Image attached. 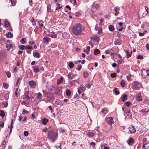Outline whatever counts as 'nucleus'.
<instances>
[{
    "mask_svg": "<svg viewBox=\"0 0 149 149\" xmlns=\"http://www.w3.org/2000/svg\"><path fill=\"white\" fill-rule=\"evenodd\" d=\"M84 29V27L80 24L74 25L72 27V33L77 36L82 34Z\"/></svg>",
    "mask_w": 149,
    "mask_h": 149,
    "instance_id": "obj_1",
    "label": "nucleus"
},
{
    "mask_svg": "<svg viewBox=\"0 0 149 149\" xmlns=\"http://www.w3.org/2000/svg\"><path fill=\"white\" fill-rule=\"evenodd\" d=\"M47 134L48 137L52 142L56 140L57 136V134L52 131L48 132Z\"/></svg>",
    "mask_w": 149,
    "mask_h": 149,
    "instance_id": "obj_2",
    "label": "nucleus"
},
{
    "mask_svg": "<svg viewBox=\"0 0 149 149\" xmlns=\"http://www.w3.org/2000/svg\"><path fill=\"white\" fill-rule=\"evenodd\" d=\"M141 87L142 85L141 83L137 81H134L132 83V87L133 89L139 90Z\"/></svg>",
    "mask_w": 149,
    "mask_h": 149,
    "instance_id": "obj_3",
    "label": "nucleus"
},
{
    "mask_svg": "<svg viewBox=\"0 0 149 149\" xmlns=\"http://www.w3.org/2000/svg\"><path fill=\"white\" fill-rule=\"evenodd\" d=\"M106 122L109 125H111L113 123V118L112 117H110L106 118L105 119Z\"/></svg>",
    "mask_w": 149,
    "mask_h": 149,
    "instance_id": "obj_4",
    "label": "nucleus"
},
{
    "mask_svg": "<svg viewBox=\"0 0 149 149\" xmlns=\"http://www.w3.org/2000/svg\"><path fill=\"white\" fill-rule=\"evenodd\" d=\"M28 83L30 87L32 88H34L36 85V82L33 80H31L29 81Z\"/></svg>",
    "mask_w": 149,
    "mask_h": 149,
    "instance_id": "obj_5",
    "label": "nucleus"
},
{
    "mask_svg": "<svg viewBox=\"0 0 149 149\" xmlns=\"http://www.w3.org/2000/svg\"><path fill=\"white\" fill-rule=\"evenodd\" d=\"M108 112V110L107 108H104L102 110V112L100 114L101 116H104Z\"/></svg>",
    "mask_w": 149,
    "mask_h": 149,
    "instance_id": "obj_6",
    "label": "nucleus"
},
{
    "mask_svg": "<svg viewBox=\"0 0 149 149\" xmlns=\"http://www.w3.org/2000/svg\"><path fill=\"white\" fill-rule=\"evenodd\" d=\"M129 133L132 134L136 132V130L134 126L132 125L129 128Z\"/></svg>",
    "mask_w": 149,
    "mask_h": 149,
    "instance_id": "obj_7",
    "label": "nucleus"
},
{
    "mask_svg": "<svg viewBox=\"0 0 149 149\" xmlns=\"http://www.w3.org/2000/svg\"><path fill=\"white\" fill-rule=\"evenodd\" d=\"M98 7L99 5L98 4L93 3L92 6L91 10L93 12H94Z\"/></svg>",
    "mask_w": 149,
    "mask_h": 149,
    "instance_id": "obj_8",
    "label": "nucleus"
},
{
    "mask_svg": "<svg viewBox=\"0 0 149 149\" xmlns=\"http://www.w3.org/2000/svg\"><path fill=\"white\" fill-rule=\"evenodd\" d=\"M48 36L52 38H56L57 37V34L54 32H52L48 34Z\"/></svg>",
    "mask_w": 149,
    "mask_h": 149,
    "instance_id": "obj_9",
    "label": "nucleus"
},
{
    "mask_svg": "<svg viewBox=\"0 0 149 149\" xmlns=\"http://www.w3.org/2000/svg\"><path fill=\"white\" fill-rule=\"evenodd\" d=\"M32 68H33V72L37 73L39 72V68L38 66H34L32 67Z\"/></svg>",
    "mask_w": 149,
    "mask_h": 149,
    "instance_id": "obj_10",
    "label": "nucleus"
},
{
    "mask_svg": "<svg viewBox=\"0 0 149 149\" xmlns=\"http://www.w3.org/2000/svg\"><path fill=\"white\" fill-rule=\"evenodd\" d=\"M54 94L53 93H50L48 94V95L47 96L48 100L50 101L54 97Z\"/></svg>",
    "mask_w": 149,
    "mask_h": 149,
    "instance_id": "obj_11",
    "label": "nucleus"
},
{
    "mask_svg": "<svg viewBox=\"0 0 149 149\" xmlns=\"http://www.w3.org/2000/svg\"><path fill=\"white\" fill-rule=\"evenodd\" d=\"M33 55L35 57L37 58H39L40 56V54L38 52H35L33 53Z\"/></svg>",
    "mask_w": 149,
    "mask_h": 149,
    "instance_id": "obj_12",
    "label": "nucleus"
},
{
    "mask_svg": "<svg viewBox=\"0 0 149 149\" xmlns=\"http://www.w3.org/2000/svg\"><path fill=\"white\" fill-rule=\"evenodd\" d=\"M148 71H149L148 70H143L142 72V75L144 76H149V74H148Z\"/></svg>",
    "mask_w": 149,
    "mask_h": 149,
    "instance_id": "obj_13",
    "label": "nucleus"
},
{
    "mask_svg": "<svg viewBox=\"0 0 149 149\" xmlns=\"http://www.w3.org/2000/svg\"><path fill=\"white\" fill-rule=\"evenodd\" d=\"M134 139L132 138H130V139L127 141L128 144L130 146L132 145V143H134Z\"/></svg>",
    "mask_w": 149,
    "mask_h": 149,
    "instance_id": "obj_14",
    "label": "nucleus"
},
{
    "mask_svg": "<svg viewBox=\"0 0 149 149\" xmlns=\"http://www.w3.org/2000/svg\"><path fill=\"white\" fill-rule=\"evenodd\" d=\"M125 52L126 54L127 58L130 56L131 55V52H129L128 50H126L125 51Z\"/></svg>",
    "mask_w": 149,
    "mask_h": 149,
    "instance_id": "obj_15",
    "label": "nucleus"
},
{
    "mask_svg": "<svg viewBox=\"0 0 149 149\" xmlns=\"http://www.w3.org/2000/svg\"><path fill=\"white\" fill-rule=\"evenodd\" d=\"M43 41L45 43H47L50 40V38L47 36H45L43 38Z\"/></svg>",
    "mask_w": 149,
    "mask_h": 149,
    "instance_id": "obj_16",
    "label": "nucleus"
},
{
    "mask_svg": "<svg viewBox=\"0 0 149 149\" xmlns=\"http://www.w3.org/2000/svg\"><path fill=\"white\" fill-rule=\"evenodd\" d=\"M36 98L38 99H42V94L40 93H38L36 94Z\"/></svg>",
    "mask_w": 149,
    "mask_h": 149,
    "instance_id": "obj_17",
    "label": "nucleus"
},
{
    "mask_svg": "<svg viewBox=\"0 0 149 149\" xmlns=\"http://www.w3.org/2000/svg\"><path fill=\"white\" fill-rule=\"evenodd\" d=\"M136 100L138 101H140L142 100L141 94L140 93H139L137 96L136 97Z\"/></svg>",
    "mask_w": 149,
    "mask_h": 149,
    "instance_id": "obj_18",
    "label": "nucleus"
},
{
    "mask_svg": "<svg viewBox=\"0 0 149 149\" xmlns=\"http://www.w3.org/2000/svg\"><path fill=\"white\" fill-rule=\"evenodd\" d=\"M29 93L27 91H26L24 93V96L28 100H29L31 98V97L28 95Z\"/></svg>",
    "mask_w": 149,
    "mask_h": 149,
    "instance_id": "obj_19",
    "label": "nucleus"
},
{
    "mask_svg": "<svg viewBox=\"0 0 149 149\" xmlns=\"http://www.w3.org/2000/svg\"><path fill=\"white\" fill-rule=\"evenodd\" d=\"M71 91L70 90L67 89L66 91V95L68 97H69L70 96L71 94Z\"/></svg>",
    "mask_w": 149,
    "mask_h": 149,
    "instance_id": "obj_20",
    "label": "nucleus"
},
{
    "mask_svg": "<svg viewBox=\"0 0 149 149\" xmlns=\"http://www.w3.org/2000/svg\"><path fill=\"white\" fill-rule=\"evenodd\" d=\"M16 1L14 0H9V3H11L10 6H14L16 4Z\"/></svg>",
    "mask_w": 149,
    "mask_h": 149,
    "instance_id": "obj_21",
    "label": "nucleus"
},
{
    "mask_svg": "<svg viewBox=\"0 0 149 149\" xmlns=\"http://www.w3.org/2000/svg\"><path fill=\"white\" fill-rule=\"evenodd\" d=\"M6 36L7 38H10L13 37V34L10 31H8L6 34Z\"/></svg>",
    "mask_w": 149,
    "mask_h": 149,
    "instance_id": "obj_22",
    "label": "nucleus"
},
{
    "mask_svg": "<svg viewBox=\"0 0 149 149\" xmlns=\"http://www.w3.org/2000/svg\"><path fill=\"white\" fill-rule=\"evenodd\" d=\"M149 110L148 109H141V111H139V112L145 113H148L149 112Z\"/></svg>",
    "mask_w": 149,
    "mask_h": 149,
    "instance_id": "obj_23",
    "label": "nucleus"
},
{
    "mask_svg": "<svg viewBox=\"0 0 149 149\" xmlns=\"http://www.w3.org/2000/svg\"><path fill=\"white\" fill-rule=\"evenodd\" d=\"M127 99V95L126 94H125L123 95V97L121 98L122 101L123 102L125 100Z\"/></svg>",
    "mask_w": 149,
    "mask_h": 149,
    "instance_id": "obj_24",
    "label": "nucleus"
},
{
    "mask_svg": "<svg viewBox=\"0 0 149 149\" xmlns=\"http://www.w3.org/2000/svg\"><path fill=\"white\" fill-rule=\"evenodd\" d=\"M63 78L62 77H61L58 80L57 83V84L58 85L59 84L63 81Z\"/></svg>",
    "mask_w": 149,
    "mask_h": 149,
    "instance_id": "obj_25",
    "label": "nucleus"
},
{
    "mask_svg": "<svg viewBox=\"0 0 149 149\" xmlns=\"http://www.w3.org/2000/svg\"><path fill=\"white\" fill-rule=\"evenodd\" d=\"M48 120L45 118H44L42 120V123L43 125H45L47 123Z\"/></svg>",
    "mask_w": 149,
    "mask_h": 149,
    "instance_id": "obj_26",
    "label": "nucleus"
},
{
    "mask_svg": "<svg viewBox=\"0 0 149 149\" xmlns=\"http://www.w3.org/2000/svg\"><path fill=\"white\" fill-rule=\"evenodd\" d=\"M68 77L69 79H73V75L70 72L68 74Z\"/></svg>",
    "mask_w": 149,
    "mask_h": 149,
    "instance_id": "obj_27",
    "label": "nucleus"
},
{
    "mask_svg": "<svg viewBox=\"0 0 149 149\" xmlns=\"http://www.w3.org/2000/svg\"><path fill=\"white\" fill-rule=\"evenodd\" d=\"M100 52V50L98 49H95L94 50V54L95 55H97Z\"/></svg>",
    "mask_w": 149,
    "mask_h": 149,
    "instance_id": "obj_28",
    "label": "nucleus"
},
{
    "mask_svg": "<svg viewBox=\"0 0 149 149\" xmlns=\"http://www.w3.org/2000/svg\"><path fill=\"white\" fill-rule=\"evenodd\" d=\"M68 65L69 68L70 69L72 68L74 66V64L73 63L71 62H70L69 63Z\"/></svg>",
    "mask_w": 149,
    "mask_h": 149,
    "instance_id": "obj_29",
    "label": "nucleus"
},
{
    "mask_svg": "<svg viewBox=\"0 0 149 149\" xmlns=\"http://www.w3.org/2000/svg\"><path fill=\"white\" fill-rule=\"evenodd\" d=\"M33 48L29 45L25 46V49L27 50H31Z\"/></svg>",
    "mask_w": 149,
    "mask_h": 149,
    "instance_id": "obj_30",
    "label": "nucleus"
},
{
    "mask_svg": "<svg viewBox=\"0 0 149 149\" xmlns=\"http://www.w3.org/2000/svg\"><path fill=\"white\" fill-rule=\"evenodd\" d=\"M79 88L80 90H81L82 91H84L86 89L85 87L83 86L82 85H81Z\"/></svg>",
    "mask_w": 149,
    "mask_h": 149,
    "instance_id": "obj_31",
    "label": "nucleus"
},
{
    "mask_svg": "<svg viewBox=\"0 0 149 149\" xmlns=\"http://www.w3.org/2000/svg\"><path fill=\"white\" fill-rule=\"evenodd\" d=\"M120 84L122 87H124L125 85V83L124 81L123 80H121L120 82Z\"/></svg>",
    "mask_w": 149,
    "mask_h": 149,
    "instance_id": "obj_32",
    "label": "nucleus"
},
{
    "mask_svg": "<svg viewBox=\"0 0 149 149\" xmlns=\"http://www.w3.org/2000/svg\"><path fill=\"white\" fill-rule=\"evenodd\" d=\"M114 29V27L113 25H110L109 26V30L110 31H113Z\"/></svg>",
    "mask_w": 149,
    "mask_h": 149,
    "instance_id": "obj_33",
    "label": "nucleus"
},
{
    "mask_svg": "<svg viewBox=\"0 0 149 149\" xmlns=\"http://www.w3.org/2000/svg\"><path fill=\"white\" fill-rule=\"evenodd\" d=\"M0 115L2 118H3L5 116V113L3 111L0 110Z\"/></svg>",
    "mask_w": 149,
    "mask_h": 149,
    "instance_id": "obj_34",
    "label": "nucleus"
},
{
    "mask_svg": "<svg viewBox=\"0 0 149 149\" xmlns=\"http://www.w3.org/2000/svg\"><path fill=\"white\" fill-rule=\"evenodd\" d=\"M9 25V23L6 20H5V21L4 26L5 27H6L8 26Z\"/></svg>",
    "mask_w": 149,
    "mask_h": 149,
    "instance_id": "obj_35",
    "label": "nucleus"
},
{
    "mask_svg": "<svg viewBox=\"0 0 149 149\" xmlns=\"http://www.w3.org/2000/svg\"><path fill=\"white\" fill-rule=\"evenodd\" d=\"M12 47V45L11 44H6V47L8 49H10Z\"/></svg>",
    "mask_w": 149,
    "mask_h": 149,
    "instance_id": "obj_36",
    "label": "nucleus"
},
{
    "mask_svg": "<svg viewBox=\"0 0 149 149\" xmlns=\"http://www.w3.org/2000/svg\"><path fill=\"white\" fill-rule=\"evenodd\" d=\"M70 2L71 3L74 4V5L76 6L77 5V3L76 2V0H70Z\"/></svg>",
    "mask_w": 149,
    "mask_h": 149,
    "instance_id": "obj_37",
    "label": "nucleus"
},
{
    "mask_svg": "<svg viewBox=\"0 0 149 149\" xmlns=\"http://www.w3.org/2000/svg\"><path fill=\"white\" fill-rule=\"evenodd\" d=\"M61 7H62L60 6V4L57 3L56 5V10H58L59 9L61 8Z\"/></svg>",
    "mask_w": 149,
    "mask_h": 149,
    "instance_id": "obj_38",
    "label": "nucleus"
},
{
    "mask_svg": "<svg viewBox=\"0 0 149 149\" xmlns=\"http://www.w3.org/2000/svg\"><path fill=\"white\" fill-rule=\"evenodd\" d=\"M112 51L111 49H109L105 51V53L107 54H109L111 53V51Z\"/></svg>",
    "mask_w": 149,
    "mask_h": 149,
    "instance_id": "obj_39",
    "label": "nucleus"
},
{
    "mask_svg": "<svg viewBox=\"0 0 149 149\" xmlns=\"http://www.w3.org/2000/svg\"><path fill=\"white\" fill-rule=\"evenodd\" d=\"M88 135L90 137H93L94 136V134L92 132H90L88 133Z\"/></svg>",
    "mask_w": 149,
    "mask_h": 149,
    "instance_id": "obj_40",
    "label": "nucleus"
},
{
    "mask_svg": "<svg viewBox=\"0 0 149 149\" xmlns=\"http://www.w3.org/2000/svg\"><path fill=\"white\" fill-rule=\"evenodd\" d=\"M114 10H114L115 11V15L116 16H117V15H118V14L119 13V12H118V10L117 7H115Z\"/></svg>",
    "mask_w": 149,
    "mask_h": 149,
    "instance_id": "obj_41",
    "label": "nucleus"
},
{
    "mask_svg": "<svg viewBox=\"0 0 149 149\" xmlns=\"http://www.w3.org/2000/svg\"><path fill=\"white\" fill-rule=\"evenodd\" d=\"M26 39L24 38H22L20 40V42L22 44H24Z\"/></svg>",
    "mask_w": 149,
    "mask_h": 149,
    "instance_id": "obj_42",
    "label": "nucleus"
},
{
    "mask_svg": "<svg viewBox=\"0 0 149 149\" xmlns=\"http://www.w3.org/2000/svg\"><path fill=\"white\" fill-rule=\"evenodd\" d=\"M83 76L84 78H86L88 76V73L86 72H83Z\"/></svg>",
    "mask_w": 149,
    "mask_h": 149,
    "instance_id": "obj_43",
    "label": "nucleus"
},
{
    "mask_svg": "<svg viewBox=\"0 0 149 149\" xmlns=\"http://www.w3.org/2000/svg\"><path fill=\"white\" fill-rule=\"evenodd\" d=\"M117 88H115V89H114L113 91H114L115 95H118L119 94V91L117 90Z\"/></svg>",
    "mask_w": 149,
    "mask_h": 149,
    "instance_id": "obj_44",
    "label": "nucleus"
},
{
    "mask_svg": "<svg viewBox=\"0 0 149 149\" xmlns=\"http://www.w3.org/2000/svg\"><path fill=\"white\" fill-rule=\"evenodd\" d=\"M5 73L6 74V75L7 76V77H8V78H9L11 76V73H10V72H9V71H8V72H5Z\"/></svg>",
    "mask_w": 149,
    "mask_h": 149,
    "instance_id": "obj_45",
    "label": "nucleus"
},
{
    "mask_svg": "<svg viewBox=\"0 0 149 149\" xmlns=\"http://www.w3.org/2000/svg\"><path fill=\"white\" fill-rule=\"evenodd\" d=\"M116 76V74L115 73H112L110 74V76L112 78H114Z\"/></svg>",
    "mask_w": 149,
    "mask_h": 149,
    "instance_id": "obj_46",
    "label": "nucleus"
},
{
    "mask_svg": "<svg viewBox=\"0 0 149 149\" xmlns=\"http://www.w3.org/2000/svg\"><path fill=\"white\" fill-rule=\"evenodd\" d=\"M3 104L4 105L5 107H7L8 103L7 101L3 102H2Z\"/></svg>",
    "mask_w": 149,
    "mask_h": 149,
    "instance_id": "obj_47",
    "label": "nucleus"
},
{
    "mask_svg": "<svg viewBox=\"0 0 149 149\" xmlns=\"http://www.w3.org/2000/svg\"><path fill=\"white\" fill-rule=\"evenodd\" d=\"M39 26L40 28L41 29H42V28H43V29H45V27L42 24H39Z\"/></svg>",
    "mask_w": 149,
    "mask_h": 149,
    "instance_id": "obj_48",
    "label": "nucleus"
},
{
    "mask_svg": "<svg viewBox=\"0 0 149 149\" xmlns=\"http://www.w3.org/2000/svg\"><path fill=\"white\" fill-rule=\"evenodd\" d=\"M131 105L130 102L127 101L125 102V105L127 107H129Z\"/></svg>",
    "mask_w": 149,
    "mask_h": 149,
    "instance_id": "obj_49",
    "label": "nucleus"
},
{
    "mask_svg": "<svg viewBox=\"0 0 149 149\" xmlns=\"http://www.w3.org/2000/svg\"><path fill=\"white\" fill-rule=\"evenodd\" d=\"M29 113V112L28 111L24 109H23L22 111V113L23 114H25V113L28 114Z\"/></svg>",
    "mask_w": 149,
    "mask_h": 149,
    "instance_id": "obj_50",
    "label": "nucleus"
},
{
    "mask_svg": "<svg viewBox=\"0 0 149 149\" xmlns=\"http://www.w3.org/2000/svg\"><path fill=\"white\" fill-rule=\"evenodd\" d=\"M81 68V65H79L77 66V67L76 68V70H78L79 71Z\"/></svg>",
    "mask_w": 149,
    "mask_h": 149,
    "instance_id": "obj_51",
    "label": "nucleus"
},
{
    "mask_svg": "<svg viewBox=\"0 0 149 149\" xmlns=\"http://www.w3.org/2000/svg\"><path fill=\"white\" fill-rule=\"evenodd\" d=\"M25 46L22 45L19 46V48L23 50L25 49Z\"/></svg>",
    "mask_w": 149,
    "mask_h": 149,
    "instance_id": "obj_52",
    "label": "nucleus"
},
{
    "mask_svg": "<svg viewBox=\"0 0 149 149\" xmlns=\"http://www.w3.org/2000/svg\"><path fill=\"white\" fill-rule=\"evenodd\" d=\"M91 39H93L95 40H96L97 39V37L95 36H93L91 37Z\"/></svg>",
    "mask_w": 149,
    "mask_h": 149,
    "instance_id": "obj_53",
    "label": "nucleus"
},
{
    "mask_svg": "<svg viewBox=\"0 0 149 149\" xmlns=\"http://www.w3.org/2000/svg\"><path fill=\"white\" fill-rule=\"evenodd\" d=\"M102 30L101 28H99L98 29V33L99 34H100L101 33H102Z\"/></svg>",
    "mask_w": 149,
    "mask_h": 149,
    "instance_id": "obj_54",
    "label": "nucleus"
},
{
    "mask_svg": "<svg viewBox=\"0 0 149 149\" xmlns=\"http://www.w3.org/2000/svg\"><path fill=\"white\" fill-rule=\"evenodd\" d=\"M3 86L4 87L5 89H7V88L8 85L7 84L3 83Z\"/></svg>",
    "mask_w": 149,
    "mask_h": 149,
    "instance_id": "obj_55",
    "label": "nucleus"
},
{
    "mask_svg": "<svg viewBox=\"0 0 149 149\" xmlns=\"http://www.w3.org/2000/svg\"><path fill=\"white\" fill-rule=\"evenodd\" d=\"M85 85L86 86L87 88H90L91 85L89 83H87Z\"/></svg>",
    "mask_w": 149,
    "mask_h": 149,
    "instance_id": "obj_56",
    "label": "nucleus"
},
{
    "mask_svg": "<svg viewBox=\"0 0 149 149\" xmlns=\"http://www.w3.org/2000/svg\"><path fill=\"white\" fill-rule=\"evenodd\" d=\"M24 135L25 136H27L28 135L29 133L28 132L25 131L24 132Z\"/></svg>",
    "mask_w": 149,
    "mask_h": 149,
    "instance_id": "obj_57",
    "label": "nucleus"
},
{
    "mask_svg": "<svg viewBox=\"0 0 149 149\" xmlns=\"http://www.w3.org/2000/svg\"><path fill=\"white\" fill-rule=\"evenodd\" d=\"M42 91L43 92L44 95H46L47 96L48 95V94L49 93H48L47 92H45V91L44 90H43Z\"/></svg>",
    "mask_w": 149,
    "mask_h": 149,
    "instance_id": "obj_58",
    "label": "nucleus"
},
{
    "mask_svg": "<svg viewBox=\"0 0 149 149\" xmlns=\"http://www.w3.org/2000/svg\"><path fill=\"white\" fill-rule=\"evenodd\" d=\"M143 58V56L141 55H138L137 57V58L139 59H141Z\"/></svg>",
    "mask_w": 149,
    "mask_h": 149,
    "instance_id": "obj_59",
    "label": "nucleus"
},
{
    "mask_svg": "<svg viewBox=\"0 0 149 149\" xmlns=\"http://www.w3.org/2000/svg\"><path fill=\"white\" fill-rule=\"evenodd\" d=\"M48 108L49 110H51V113H52L53 112V111L52 109V108L51 106H49L48 107Z\"/></svg>",
    "mask_w": 149,
    "mask_h": 149,
    "instance_id": "obj_60",
    "label": "nucleus"
},
{
    "mask_svg": "<svg viewBox=\"0 0 149 149\" xmlns=\"http://www.w3.org/2000/svg\"><path fill=\"white\" fill-rule=\"evenodd\" d=\"M4 123L3 122L1 123L0 124V127H3L4 126Z\"/></svg>",
    "mask_w": 149,
    "mask_h": 149,
    "instance_id": "obj_61",
    "label": "nucleus"
},
{
    "mask_svg": "<svg viewBox=\"0 0 149 149\" xmlns=\"http://www.w3.org/2000/svg\"><path fill=\"white\" fill-rule=\"evenodd\" d=\"M29 42L30 45H33L35 44V42L33 41H29Z\"/></svg>",
    "mask_w": 149,
    "mask_h": 149,
    "instance_id": "obj_62",
    "label": "nucleus"
},
{
    "mask_svg": "<svg viewBox=\"0 0 149 149\" xmlns=\"http://www.w3.org/2000/svg\"><path fill=\"white\" fill-rule=\"evenodd\" d=\"M103 20H104V19H103L102 18H101L100 19V25H102V24L103 21Z\"/></svg>",
    "mask_w": 149,
    "mask_h": 149,
    "instance_id": "obj_63",
    "label": "nucleus"
},
{
    "mask_svg": "<svg viewBox=\"0 0 149 149\" xmlns=\"http://www.w3.org/2000/svg\"><path fill=\"white\" fill-rule=\"evenodd\" d=\"M47 131V129L46 127L45 128L43 129V131L44 132H46Z\"/></svg>",
    "mask_w": 149,
    "mask_h": 149,
    "instance_id": "obj_64",
    "label": "nucleus"
}]
</instances>
